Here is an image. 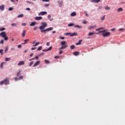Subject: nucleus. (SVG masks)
Listing matches in <instances>:
<instances>
[{
    "label": "nucleus",
    "mask_w": 125,
    "mask_h": 125,
    "mask_svg": "<svg viewBox=\"0 0 125 125\" xmlns=\"http://www.w3.org/2000/svg\"><path fill=\"white\" fill-rule=\"evenodd\" d=\"M73 55H75V56H78V55H79V54H80V53L78 51H76L73 52Z\"/></svg>",
    "instance_id": "obj_13"
},
{
    "label": "nucleus",
    "mask_w": 125,
    "mask_h": 125,
    "mask_svg": "<svg viewBox=\"0 0 125 125\" xmlns=\"http://www.w3.org/2000/svg\"><path fill=\"white\" fill-rule=\"evenodd\" d=\"M32 60H35V58L29 59V61H32Z\"/></svg>",
    "instance_id": "obj_60"
},
{
    "label": "nucleus",
    "mask_w": 125,
    "mask_h": 125,
    "mask_svg": "<svg viewBox=\"0 0 125 125\" xmlns=\"http://www.w3.org/2000/svg\"><path fill=\"white\" fill-rule=\"evenodd\" d=\"M23 79V76H20L19 80H22Z\"/></svg>",
    "instance_id": "obj_44"
},
{
    "label": "nucleus",
    "mask_w": 125,
    "mask_h": 125,
    "mask_svg": "<svg viewBox=\"0 0 125 125\" xmlns=\"http://www.w3.org/2000/svg\"><path fill=\"white\" fill-rule=\"evenodd\" d=\"M40 42H37L35 43V44H34L33 46H37V45H39V44H40Z\"/></svg>",
    "instance_id": "obj_28"
},
{
    "label": "nucleus",
    "mask_w": 125,
    "mask_h": 125,
    "mask_svg": "<svg viewBox=\"0 0 125 125\" xmlns=\"http://www.w3.org/2000/svg\"><path fill=\"white\" fill-rule=\"evenodd\" d=\"M82 42H83V40H79V42H77L76 43V45H80V44H81Z\"/></svg>",
    "instance_id": "obj_16"
},
{
    "label": "nucleus",
    "mask_w": 125,
    "mask_h": 125,
    "mask_svg": "<svg viewBox=\"0 0 125 125\" xmlns=\"http://www.w3.org/2000/svg\"><path fill=\"white\" fill-rule=\"evenodd\" d=\"M123 9H122V8H119L118 9L117 11L118 12H121L122 11H123Z\"/></svg>",
    "instance_id": "obj_23"
},
{
    "label": "nucleus",
    "mask_w": 125,
    "mask_h": 125,
    "mask_svg": "<svg viewBox=\"0 0 125 125\" xmlns=\"http://www.w3.org/2000/svg\"><path fill=\"white\" fill-rule=\"evenodd\" d=\"M51 17V16L50 15H48V19H50Z\"/></svg>",
    "instance_id": "obj_53"
},
{
    "label": "nucleus",
    "mask_w": 125,
    "mask_h": 125,
    "mask_svg": "<svg viewBox=\"0 0 125 125\" xmlns=\"http://www.w3.org/2000/svg\"><path fill=\"white\" fill-rule=\"evenodd\" d=\"M40 30H41V33H44V34H45L46 32H49V31H52V30H53V27H49L46 29H40Z\"/></svg>",
    "instance_id": "obj_5"
},
{
    "label": "nucleus",
    "mask_w": 125,
    "mask_h": 125,
    "mask_svg": "<svg viewBox=\"0 0 125 125\" xmlns=\"http://www.w3.org/2000/svg\"><path fill=\"white\" fill-rule=\"evenodd\" d=\"M67 42L65 41H62L61 42V44L62 45L61 47L59 48V50H61V49H64V48H66L68 46L67 45Z\"/></svg>",
    "instance_id": "obj_2"
},
{
    "label": "nucleus",
    "mask_w": 125,
    "mask_h": 125,
    "mask_svg": "<svg viewBox=\"0 0 125 125\" xmlns=\"http://www.w3.org/2000/svg\"><path fill=\"white\" fill-rule=\"evenodd\" d=\"M21 47H22V46L21 45H19L18 46V48H21Z\"/></svg>",
    "instance_id": "obj_57"
},
{
    "label": "nucleus",
    "mask_w": 125,
    "mask_h": 125,
    "mask_svg": "<svg viewBox=\"0 0 125 125\" xmlns=\"http://www.w3.org/2000/svg\"><path fill=\"white\" fill-rule=\"evenodd\" d=\"M23 16H24V15L20 14V15L18 16V18H22V17H23Z\"/></svg>",
    "instance_id": "obj_26"
},
{
    "label": "nucleus",
    "mask_w": 125,
    "mask_h": 125,
    "mask_svg": "<svg viewBox=\"0 0 125 125\" xmlns=\"http://www.w3.org/2000/svg\"><path fill=\"white\" fill-rule=\"evenodd\" d=\"M24 64H25V62L21 61H20L18 63V66H22V65H24Z\"/></svg>",
    "instance_id": "obj_7"
},
{
    "label": "nucleus",
    "mask_w": 125,
    "mask_h": 125,
    "mask_svg": "<svg viewBox=\"0 0 125 125\" xmlns=\"http://www.w3.org/2000/svg\"><path fill=\"white\" fill-rule=\"evenodd\" d=\"M87 22L85 21H83V24H86Z\"/></svg>",
    "instance_id": "obj_55"
},
{
    "label": "nucleus",
    "mask_w": 125,
    "mask_h": 125,
    "mask_svg": "<svg viewBox=\"0 0 125 125\" xmlns=\"http://www.w3.org/2000/svg\"><path fill=\"white\" fill-rule=\"evenodd\" d=\"M42 46H40L38 49H37V50H38V51H40V50H42Z\"/></svg>",
    "instance_id": "obj_33"
},
{
    "label": "nucleus",
    "mask_w": 125,
    "mask_h": 125,
    "mask_svg": "<svg viewBox=\"0 0 125 125\" xmlns=\"http://www.w3.org/2000/svg\"><path fill=\"white\" fill-rule=\"evenodd\" d=\"M8 10L9 11H11L12 10H13V7H10L9 9H8Z\"/></svg>",
    "instance_id": "obj_41"
},
{
    "label": "nucleus",
    "mask_w": 125,
    "mask_h": 125,
    "mask_svg": "<svg viewBox=\"0 0 125 125\" xmlns=\"http://www.w3.org/2000/svg\"><path fill=\"white\" fill-rule=\"evenodd\" d=\"M78 34L76 32L73 33H71V35H70V37H75V36H77Z\"/></svg>",
    "instance_id": "obj_14"
},
{
    "label": "nucleus",
    "mask_w": 125,
    "mask_h": 125,
    "mask_svg": "<svg viewBox=\"0 0 125 125\" xmlns=\"http://www.w3.org/2000/svg\"><path fill=\"white\" fill-rule=\"evenodd\" d=\"M95 28H96V25H94V26H90L88 27V30H92L93 29H95Z\"/></svg>",
    "instance_id": "obj_11"
},
{
    "label": "nucleus",
    "mask_w": 125,
    "mask_h": 125,
    "mask_svg": "<svg viewBox=\"0 0 125 125\" xmlns=\"http://www.w3.org/2000/svg\"><path fill=\"white\" fill-rule=\"evenodd\" d=\"M36 24H37L36 21H33V22H31V24H30V26H35L36 25Z\"/></svg>",
    "instance_id": "obj_20"
},
{
    "label": "nucleus",
    "mask_w": 125,
    "mask_h": 125,
    "mask_svg": "<svg viewBox=\"0 0 125 125\" xmlns=\"http://www.w3.org/2000/svg\"><path fill=\"white\" fill-rule=\"evenodd\" d=\"M92 2H95L96 3H97L100 1V0H91Z\"/></svg>",
    "instance_id": "obj_17"
},
{
    "label": "nucleus",
    "mask_w": 125,
    "mask_h": 125,
    "mask_svg": "<svg viewBox=\"0 0 125 125\" xmlns=\"http://www.w3.org/2000/svg\"><path fill=\"white\" fill-rule=\"evenodd\" d=\"M8 50V47L6 46L5 49V53H6L7 52V51Z\"/></svg>",
    "instance_id": "obj_29"
},
{
    "label": "nucleus",
    "mask_w": 125,
    "mask_h": 125,
    "mask_svg": "<svg viewBox=\"0 0 125 125\" xmlns=\"http://www.w3.org/2000/svg\"><path fill=\"white\" fill-rule=\"evenodd\" d=\"M42 1H46V2H47V1H49V0H42Z\"/></svg>",
    "instance_id": "obj_56"
},
{
    "label": "nucleus",
    "mask_w": 125,
    "mask_h": 125,
    "mask_svg": "<svg viewBox=\"0 0 125 125\" xmlns=\"http://www.w3.org/2000/svg\"><path fill=\"white\" fill-rule=\"evenodd\" d=\"M50 44L49 43V42H48L46 43V45H47V46H49Z\"/></svg>",
    "instance_id": "obj_52"
},
{
    "label": "nucleus",
    "mask_w": 125,
    "mask_h": 125,
    "mask_svg": "<svg viewBox=\"0 0 125 125\" xmlns=\"http://www.w3.org/2000/svg\"><path fill=\"white\" fill-rule=\"evenodd\" d=\"M17 25V24L16 23H12V26H14L15 27V26H16Z\"/></svg>",
    "instance_id": "obj_51"
},
{
    "label": "nucleus",
    "mask_w": 125,
    "mask_h": 125,
    "mask_svg": "<svg viewBox=\"0 0 125 125\" xmlns=\"http://www.w3.org/2000/svg\"><path fill=\"white\" fill-rule=\"evenodd\" d=\"M25 35H26V30H23L22 33V37H25Z\"/></svg>",
    "instance_id": "obj_18"
},
{
    "label": "nucleus",
    "mask_w": 125,
    "mask_h": 125,
    "mask_svg": "<svg viewBox=\"0 0 125 125\" xmlns=\"http://www.w3.org/2000/svg\"><path fill=\"white\" fill-rule=\"evenodd\" d=\"M42 17H36L35 18V20H36L37 21H39L40 20H42Z\"/></svg>",
    "instance_id": "obj_10"
},
{
    "label": "nucleus",
    "mask_w": 125,
    "mask_h": 125,
    "mask_svg": "<svg viewBox=\"0 0 125 125\" xmlns=\"http://www.w3.org/2000/svg\"><path fill=\"white\" fill-rule=\"evenodd\" d=\"M26 10L30 11V10H31V9H30V8H27L26 9Z\"/></svg>",
    "instance_id": "obj_62"
},
{
    "label": "nucleus",
    "mask_w": 125,
    "mask_h": 125,
    "mask_svg": "<svg viewBox=\"0 0 125 125\" xmlns=\"http://www.w3.org/2000/svg\"><path fill=\"white\" fill-rule=\"evenodd\" d=\"M42 51H43L44 52H46V51H48L47 50V49L42 50Z\"/></svg>",
    "instance_id": "obj_50"
},
{
    "label": "nucleus",
    "mask_w": 125,
    "mask_h": 125,
    "mask_svg": "<svg viewBox=\"0 0 125 125\" xmlns=\"http://www.w3.org/2000/svg\"><path fill=\"white\" fill-rule=\"evenodd\" d=\"M0 37H2L4 39V41H8V37H6L5 32H2L0 33Z\"/></svg>",
    "instance_id": "obj_3"
},
{
    "label": "nucleus",
    "mask_w": 125,
    "mask_h": 125,
    "mask_svg": "<svg viewBox=\"0 0 125 125\" xmlns=\"http://www.w3.org/2000/svg\"><path fill=\"white\" fill-rule=\"evenodd\" d=\"M66 36H71V33H65Z\"/></svg>",
    "instance_id": "obj_43"
},
{
    "label": "nucleus",
    "mask_w": 125,
    "mask_h": 125,
    "mask_svg": "<svg viewBox=\"0 0 125 125\" xmlns=\"http://www.w3.org/2000/svg\"><path fill=\"white\" fill-rule=\"evenodd\" d=\"M0 43L3 44V40H1V41L0 42Z\"/></svg>",
    "instance_id": "obj_54"
},
{
    "label": "nucleus",
    "mask_w": 125,
    "mask_h": 125,
    "mask_svg": "<svg viewBox=\"0 0 125 125\" xmlns=\"http://www.w3.org/2000/svg\"><path fill=\"white\" fill-rule=\"evenodd\" d=\"M38 29V27L35 26L33 30H34V31H36V30H37Z\"/></svg>",
    "instance_id": "obj_48"
},
{
    "label": "nucleus",
    "mask_w": 125,
    "mask_h": 125,
    "mask_svg": "<svg viewBox=\"0 0 125 125\" xmlns=\"http://www.w3.org/2000/svg\"><path fill=\"white\" fill-rule=\"evenodd\" d=\"M33 55H34L33 53H32L30 55V57H32V56H33Z\"/></svg>",
    "instance_id": "obj_64"
},
{
    "label": "nucleus",
    "mask_w": 125,
    "mask_h": 125,
    "mask_svg": "<svg viewBox=\"0 0 125 125\" xmlns=\"http://www.w3.org/2000/svg\"><path fill=\"white\" fill-rule=\"evenodd\" d=\"M21 25H22V26H26V23H23L21 24Z\"/></svg>",
    "instance_id": "obj_63"
},
{
    "label": "nucleus",
    "mask_w": 125,
    "mask_h": 125,
    "mask_svg": "<svg viewBox=\"0 0 125 125\" xmlns=\"http://www.w3.org/2000/svg\"><path fill=\"white\" fill-rule=\"evenodd\" d=\"M63 53V51H60L59 52V54H62Z\"/></svg>",
    "instance_id": "obj_61"
},
{
    "label": "nucleus",
    "mask_w": 125,
    "mask_h": 125,
    "mask_svg": "<svg viewBox=\"0 0 125 125\" xmlns=\"http://www.w3.org/2000/svg\"><path fill=\"white\" fill-rule=\"evenodd\" d=\"M101 20L102 21H103L104 20H105V15L103 16Z\"/></svg>",
    "instance_id": "obj_37"
},
{
    "label": "nucleus",
    "mask_w": 125,
    "mask_h": 125,
    "mask_svg": "<svg viewBox=\"0 0 125 125\" xmlns=\"http://www.w3.org/2000/svg\"><path fill=\"white\" fill-rule=\"evenodd\" d=\"M3 83H4V84H9V79L7 78L4 80L1 81L0 82V85L3 84Z\"/></svg>",
    "instance_id": "obj_4"
},
{
    "label": "nucleus",
    "mask_w": 125,
    "mask_h": 125,
    "mask_svg": "<svg viewBox=\"0 0 125 125\" xmlns=\"http://www.w3.org/2000/svg\"><path fill=\"white\" fill-rule=\"evenodd\" d=\"M40 63H41V61H40L36 62L33 65V67H37V66H38V65H39Z\"/></svg>",
    "instance_id": "obj_9"
},
{
    "label": "nucleus",
    "mask_w": 125,
    "mask_h": 125,
    "mask_svg": "<svg viewBox=\"0 0 125 125\" xmlns=\"http://www.w3.org/2000/svg\"><path fill=\"white\" fill-rule=\"evenodd\" d=\"M35 59H37V60L39 59V57L38 56H36L35 58H34Z\"/></svg>",
    "instance_id": "obj_58"
},
{
    "label": "nucleus",
    "mask_w": 125,
    "mask_h": 125,
    "mask_svg": "<svg viewBox=\"0 0 125 125\" xmlns=\"http://www.w3.org/2000/svg\"><path fill=\"white\" fill-rule=\"evenodd\" d=\"M21 74V71H19L17 74V77H19V75Z\"/></svg>",
    "instance_id": "obj_30"
},
{
    "label": "nucleus",
    "mask_w": 125,
    "mask_h": 125,
    "mask_svg": "<svg viewBox=\"0 0 125 125\" xmlns=\"http://www.w3.org/2000/svg\"><path fill=\"white\" fill-rule=\"evenodd\" d=\"M3 64H4V62H2L1 63V64H0V68H3Z\"/></svg>",
    "instance_id": "obj_31"
},
{
    "label": "nucleus",
    "mask_w": 125,
    "mask_h": 125,
    "mask_svg": "<svg viewBox=\"0 0 125 125\" xmlns=\"http://www.w3.org/2000/svg\"><path fill=\"white\" fill-rule=\"evenodd\" d=\"M118 31H119V32H125V28H120Z\"/></svg>",
    "instance_id": "obj_22"
},
{
    "label": "nucleus",
    "mask_w": 125,
    "mask_h": 125,
    "mask_svg": "<svg viewBox=\"0 0 125 125\" xmlns=\"http://www.w3.org/2000/svg\"><path fill=\"white\" fill-rule=\"evenodd\" d=\"M35 49H37V47H32L31 48V50H35Z\"/></svg>",
    "instance_id": "obj_46"
},
{
    "label": "nucleus",
    "mask_w": 125,
    "mask_h": 125,
    "mask_svg": "<svg viewBox=\"0 0 125 125\" xmlns=\"http://www.w3.org/2000/svg\"><path fill=\"white\" fill-rule=\"evenodd\" d=\"M105 10H110L111 9V8H110V7H108V6H106L105 7Z\"/></svg>",
    "instance_id": "obj_25"
},
{
    "label": "nucleus",
    "mask_w": 125,
    "mask_h": 125,
    "mask_svg": "<svg viewBox=\"0 0 125 125\" xmlns=\"http://www.w3.org/2000/svg\"><path fill=\"white\" fill-rule=\"evenodd\" d=\"M72 26H74V23H69L68 25V27H72Z\"/></svg>",
    "instance_id": "obj_34"
},
{
    "label": "nucleus",
    "mask_w": 125,
    "mask_h": 125,
    "mask_svg": "<svg viewBox=\"0 0 125 125\" xmlns=\"http://www.w3.org/2000/svg\"><path fill=\"white\" fill-rule=\"evenodd\" d=\"M42 25L39 27L40 30H43V29L47 27V24L46 22H42Z\"/></svg>",
    "instance_id": "obj_6"
},
{
    "label": "nucleus",
    "mask_w": 125,
    "mask_h": 125,
    "mask_svg": "<svg viewBox=\"0 0 125 125\" xmlns=\"http://www.w3.org/2000/svg\"><path fill=\"white\" fill-rule=\"evenodd\" d=\"M54 58H55V59H58V58H59V56H56L54 57Z\"/></svg>",
    "instance_id": "obj_45"
},
{
    "label": "nucleus",
    "mask_w": 125,
    "mask_h": 125,
    "mask_svg": "<svg viewBox=\"0 0 125 125\" xmlns=\"http://www.w3.org/2000/svg\"><path fill=\"white\" fill-rule=\"evenodd\" d=\"M76 15H77V13H76L75 12L71 14V16H76Z\"/></svg>",
    "instance_id": "obj_24"
},
{
    "label": "nucleus",
    "mask_w": 125,
    "mask_h": 125,
    "mask_svg": "<svg viewBox=\"0 0 125 125\" xmlns=\"http://www.w3.org/2000/svg\"><path fill=\"white\" fill-rule=\"evenodd\" d=\"M11 58H5V61H10V60H11Z\"/></svg>",
    "instance_id": "obj_32"
},
{
    "label": "nucleus",
    "mask_w": 125,
    "mask_h": 125,
    "mask_svg": "<svg viewBox=\"0 0 125 125\" xmlns=\"http://www.w3.org/2000/svg\"><path fill=\"white\" fill-rule=\"evenodd\" d=\"M44 62L45 63V64H49L50 63V62L47 60H45Z\"/></svg>",
    "instance_id": "obj_21"
},
{
    "label": "nucleus",
    "mask_w": 125,
    "mask_h": 125,
    "mask_svg": "<svg viewBox=\"0 0 125 125\" xmlns=\"http://www.w3.org/2000/svg\"><path fill=\"white\" fill-rule=\"evenodd\" d=\"M18 80H19V79L17 78V77L15 78V81L16 82H17V81H18Z\"/></svg>",
    "instance_id": "obj_49"
},
{
    "label": "nucleus",
    "mask_w": 125,
    "mask_h": 125,
    "mask_svg": "<svg viewBox=\"0 0 125 125\" xmlns=\"http://www.w3.org/2000/svg\"><path fill=\"white\" fill-rule=\"evenodd\" d=\"M45 6H46V7H47V6H49V4H45Z\"/></svg>",
    "instance_id": "obj_59"
},
{
    "label": "nucleus",
    "mask_w": 125,
    "mask_h": 125,
    "mask_svg": "<svg viewBox=\"0 0 125 125\" xmlns=\"http://www.w3.org/2000/svg\"><path fill=\"white\" fill-rule=\"evenodd\" d=\"M0 9L2 11H3V10H4V5H2L0 6Z\"/></svg>",
    "instance_id": "obj_15"
},
{
    "label": "nucleus",
    "mask_w": 125,
    "mask_h": 125,
    "mask_svg": "<svg viewBox=\"0 0 125 125\" xmlns=\"http://www.w3.org/2000/svg\"><path fill=\"white\" fill-rule=\"evenodd\" d=\"M52 49V46H50L49 48L47 49L48 51H49Z\"/></svg>",
    "instance_id": "obj_35"
},
{
    "label": "nucleus",
    "mask_w": 125,
    "mask_h": 125,
    "mask_svg": "<svg viewBox=\"0 0 125 125\" xmlns=\"http://www.w3.org/2000/svg\"><path fill=\"white\" fill-rule=\"evenodd\" d=\"M75 28H79V29H81L82 28V26L79 25H76L74 26Z\"/></svg>",
    "instance_id": "obj_27"
},
{
    "label": "nucleus",
    "mask_w": 125,
    "mask_h": 125,
    "mask_svg": "<svg viewBox=\"0 0 125 125\" xmlns=\"http://www.w3.org/2000/svg\"><path fill=\"white\" fill-rule=\"evenodd\" d=\"M96 33L95 32H90L88 33V36H93V35H95Z\"/></svg>",
    "instance_id": "obj_19"
},
{
    "label": "nucleus",
    "mask_w": 125,
    "mask_h": 125,
    "mask_svg": "<svg viewBox=\"0 0 125 125\" xmlns=\"http://www.w3.org/2000/svg\"><path fill=\"white\" fill-rule=\"evenodd\" d=\"M100 29L101 28H98L96 29V31H97V32H100Z\"/></svg>",
    "instance_id": "obj_47"
},
{
    "label": "nucleus",
    "mask_w": 125,
    "mask_h": 125,
    "mask_svg": "<svg viewBox=\"0 0 125 125\" xmlns=\"http://www.w3.org/2000/svg\"><path fill=\"white\" fill-rule=\"evenodd\" d=\"M28 42H30V40L26 39L24 41V42L22 43V44H26Z\"/></svg>",
    "instance_id": "obj_12"
},
{
    "label": "nucleus",
    "mask_w": 125,
    "mask_h": 125,
    "mask_svg": "<svg viewBox=\"0 0 125 125\" xmlns=\"http://www.w3.org/2000/svg\"><path fill=\"white\" fill-rule=\"evenodd\" d=\"M70 48L71 49H74V48H75V46L74 45H72L70 46Z\"/></svg>",
    "instance_id": "obj_36"
},
{
    "label": "nucleus",
    "mask_w": 125,
    "mask_h": 125,
    "mask_svg": "<svg viewBox=\"0 0 125 125\" xmlns=\"http://www.w3.org/2000/svg\"><path fill=\"white\" fill-rule=\"evenodd\" d=\"M4 30H5V28L4 27H2L0 28V31H4Z\"/></svg>",
    "instance_id": "obj_40"
},
{
    "label": "nucleus",
    "mask_w": 125,
    "mask_h": 125,
    "mask_svg": "<svg viewBox=\"0 0 125 125\" xmlns=\"http://www.w3.org/2000/svg\"><path fill=\"white\" fill-rule=\"evenodd\" d=\"M2 52H3V49H0V53H1V55H3V53H2Z\"/></svg>",
    "instance_id": "obj_39"
},
{
    "label": "nucleus",
    "mask_w": 125,
    "mask_h": 125,
    "mask_svg": "<svg viewBox=\"0 0 125 125\" xmlns=\"http://www.w3.org/2000/svg\"><path fill=\"white\" fill-rule=\"evenodd\" d=\"M47 12H40L39 14H38V15L39 16H41V15H42V16H43V15H45V14H47Z\"/></svg>",
    "instance_id": "obj_8"
},
{
    "label": "nucleus",
    "mask_w": 125,
    "mask_h": 125,
    "mask_svg": "<svg viewBox=\"0 0 125 125\" xmlns=\"http://www.w3.org/2000/svg\"><path fill=\"white\" fill-rule=\"evenodd\" d=\"M100 33H102V36H103L104 37H109L111 35V33L107 32V30H103L100 31L97 34H100Z\"/></svg>",
    "instance_id": "obj_1"
},
{
    "label": "nucleus",
    "mask_w": 125,
    "mask_h": 125,
    "mask_svg": "<svg viewBox=\"0 0 125 125\" xmlns=\"http://www.w3.org/2000/svg\"><path fill=\"white\" fill-rule=\"evenodd\" d=\"M33 64H34V62L32 61L29 63V66L31 67V66H32V65H33Z\"/></svg>",
    "instance_id": "obj_38"
},
{
    "label": "nucleus",
    "mask_w": 125,
    "mask_h": 125,
    "mask_svg": "<svg viewBox=\"0 0 125 125\" xmlns=\"http://www.w3.org/2000/svg\"><path fill=\"white\" fill-rule=\"evenodd\" d=\"M59 39H60L61 40H65V37H62L60 36L59 37Z\"/></svg>",
    "instance_id": "obj_42"
}]
</instances>
